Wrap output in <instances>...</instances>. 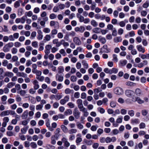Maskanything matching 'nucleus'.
Listing matches in <instances>:
<instances>
[{
	"label": "nucleus",
	"mask_w": 149,
	"mask_h": 149,
	"mask_svg": "<svg viewBox=\"0 0 149 149\" xmlns=\"http://www.w3.org/2000/svg\"><path fill=\"white\" fill-rule=\"evenodd\" d=\"M53 43L54 44L56 45V47H59L61 45V43L58 41V39H55L53 41Z\"/></svg>",
	"instance_id": "11"
},
{
	"label": "nucleus",
	"mask_w": 149,
	"mask_h": 149,
	"mask_svg": "<svg viewBox=\"0 0 149 149\" xmlns=\"http://www.w3.org/2000/svg\"><path fill=\"white\" fill-rule=\"evenodd\" d=\"M77 17L79 18L80 22H82L84 21V17L80 14L77 13Z\"/></svg>",
	"instance_id": "18"
},
{
	"label": "nucleus",
	"mask_w": 149,
	"mask_h": 149,
	"mask_svg": "<svg viewBox=\"0 0 149 149\" xmlns=\"http://www.w3.org/2000/svg\"><path fill=\"white\" fill-rule=\"evenodd\" d=\"M77 103L78 104V107L81 111H84V108L83 104V101L81 99L77 100Z\"/></svg>",
	"instance_id": "1"
},
{
	"label": "nucleus",
	"mask_w": 149,
	"mask_h": 149,
	"mask_svg": "<svg viewBox=\"0 0 149 149\" xmlns=\"http://www.w3.org/2000/svg\"><path fill=\"white\" fill-rule=\"evenodd\" d=\"M78 128L80 129H83V126L80 123H77V124Z\"/></svg>",
	"instance_id": "55"
},
{
	"label": "nucleus",
	"mask_w": 149,
	"mask_h": 149,
	"mask_svg": "<svg viewBox=\"0 0 149 149\" xmlns=\"http://www.w3.org/2000/svg\"><path fill=\"white\" fill-rule=\"evenodd\" d=\"M127 61L126 60H122L120 61V63L122 66H124L126 65L127 63Z\"/></svg>",
	"instance_id": "37"
},
{
	"label": "nucleus",
	"mask_w": 149,
	"mask_h": 149,
	"mask_svg": "<svg viewBox=\"0 0 149 149\" xmlns=\"http://www.w3.org/2000/svg\"><path fill=\"white\" fill-rule=\"evenodd\" d=\"M136 47L137 50L139 52H141L142 53H144L145 52V48L143 47L141 45H137Z\"/></svg>",
	"instance_id": "9"
},
{
	"label": "nucleus",
	"mask_w": 149,
	"mask_h": 149,
	"mask_svg": "<svg viewBox=\"0 0 149 149\" xmlns=\"http://www.w3.org/2000/svg\"><path fill=\"white\" fill-rule=\"evenodd\" d=\"M56 79L57 80L61 82L63 81V77L62 75L57 74L56 75Z\"/></svg>",
	"instance_id": "12"
},
{
	"label": "nucleus",
	"mask_w": 149,
	"mask_h": 149,
	"mask_svg": "<svg viewBox=\"0 0 149 149\" xmlns=\"http://www.w3.org/2000/svg\"><path fill=\"white\" fill-rule=\"evenodd\" d=\"M100 142L102 143H104L106 142V138L105 137H102L100 138Z\"/></svg>",
	"instance_id": "56"
},
{
	"label": "nucleus",
	"mask_w": 149,
	"mask_h": 149,
	"mask_svg": "<svg viewBox=\"0 0 149 149\" xmlns=\"http://www.w3.org/2000/svg\"><path fill=\"white\" fill-rule=\"evenodd\" d=\"M119 25L121 27H123L125 26V24L123 21H121L120 22Z\"/></svg>",
	"instance_id": "60"
},
{
	"label": "nucleus",
	"mask_w": 149,
	"mask_h": 149,
	"mask_svg": "<svg viewBox=\"0 0 149 149\" xmlns=\"http://www.w3.org/2000/svg\"><path fill=\"white\" fill-rule=\"evenodd\" d=\"M104 71L107 73L110 74H111V69H109L108 68H105L104 70Z\"/></svg>",
	"instance_id": "30"
},
{
	"label": "nucleus",
	"mask_w": 149,
	"mask_h": 149,
	"mask_svg": "<svg viewBox=\"0 0 149 149\" xmlns=\"http://www.w3.org/2000/svg\"><path fill=\"white\" fill-rule=\"evenodd\" d=\"M128 113L130 116L132 117L134 115V111L133 110H129L128 111Z\"/></svg>",
	"instance_id": "38"
},
{
	"label": "nucleus",
	"mask_w": 149,
	"mask_h": 149,
	"mask_svg": "<svg viewBox=\"0 0 149 149\" xmlns=\"http://www.w3.org/2000/svg\"><path fill=\"white\" fill-rule=\"evenodd\" d=\"M22 2L21 0H18L16 1L14 4V7L16 8L19 7L20 6V2Z\"/></svg>",
	"instance_id": "19"
},
{
	"label": "nucleus",
	"mask_w": 149,
	"mask_h": 149,
	"mask_svg": "<svg viewBox=\"0 0 149 149\" xmlns=\"http://www.w3.org/2000/svg\"><path fill=\"white\" fill-rule=\"evenodd\" d=\"M43 107V105L42 104H39L36 106V109L37 110H40L42 109Z\"/></svg>",
	"instance_id": "32"
},
{
	"label": "nucleus",
	"mask_w": 149,
	"mask_h": 149,
	"mask_svg": "<svg viewBox=\"0 0 149 149\" xmlns=\"http://www.w3.org/2000/svg\"><path fill=\"white\" fill-rule=\"evenodd\" d=\"M32 46L35 47L37 48L38 47V44L36 41L33 42L31 44Z\"/></svg>",
	"instance_id": "46"
},
{
	"label": "nucleus",
	"mask_w": 149,
	"mask_h": 149,
	"mask_svg": "<svg viewBox=\"0 0 149 149\" xmlns=\"http://www.w3.org/2000/svg\"><path fill=\"white\" fill-rule=\"evenodd\" d=\"M73 41L77 45H79L81 44V42L78 37H74L73 39Z\"/></svg>",
	"instance_id": "13"
},
{
	"label": "nucleus",
	"mask_w": 149,
	"mask_h": 149,
	"mask_svg": "<svg viewBox=\"0 0 149 149\" xmlns=\"http://www.w3.org/2000/svg\"><path fill=\"white\" fill-rule=\"evenodd\" d=\"M145 126V124L143 123H141L139 125V128L140 129L144 128Z\"/></svg>",
	"instance_id": "62"
},
{
	"label": "nucleus",
	"mask_w": 149,
	"mask_h": 149,
	"mask_svg": "<svg viewBox=\"0 0 149 149\" xmlns=\"http://www.w3.org/2000/svg\"><path fill=\"white\" fill-rule=\"evenodd\" d=\"M70 80L72 82H75L77 81V78L75 76H72L71 77Z\"/></svg>",
	"instance_id": "47"
},
{
	"label": "nucleus",
	"mask_w": 149,
	"mask_h": 149,
	"mask_svg": "<svg viewBox=\"0 0 149 149\" xmlns=\"http://www.w3.org/2000/svg\"><path fill=\"white\" fill-rule=\"evenodd\" d=\"M103 132V130L101 128H99L97 130V133L100 135L102 134Z\"/></svg>",
	"instance_id": "58"
},
{
	"label": "nucleus",
	"mask_w": 149,
	"mask_h": 149,
	"mask_svg": "<svg viewBox=\"0 0 149 149\" xmlns=\"http://www.w3.org/2000/svg\"><path fill=\"white\" fill-rule=\"evenodd\" d=\"M72 113V111L70 109L67 110L64 112V114L65 115L67 116L68 115H71Z\"/></svg>",
	"instance_id": "24"
},
{
	"label": "nucleus",
	"mask_w": 149,
	"mask_h": 149,
	"mask_svg": "<svg viewBox=\"0 0 149 149\" xmlns=\"http://www.w3.org/2000/svg\"><path fill=\"white\" fill-rule=\"evenodd\" d=\"M56 17V15H55L54 13H52L49 16V18L51 19H53Z\"/></svg>",
	"instance_id": "52"
},
{
	"label": "nucleus",
	"mask_w": 149,
	"mask_h": 149,
	"mask_svg": "<svg viewBox=\"0 0 149 149\" xmlns=\"http://www.w3.org/2000/svg\"><path fill=\"white\" fill-rule=\"evenodd\" d=\"M46 126L48 128L49 130L51 131H53L54 130V129L52 128L50 126V123H49V119H47L46 120Z\"/></svg>",
	"instance_id": "10"
},
{
	"label": "nucleus",
	"mask_w": 149,
	"mask_h": 149,
	"mask_svg": "<svg viewBox=\"0 0 149 149\" xmlns=\"http://www.w3.org/2000/svg\"><path fill=\"white\" fill-rule=\"evenodd\" d=\"M28 128V127H26L25 128H22L21 129V131L22 133L23 134H25L26 132L27 129Z\"/></svg>",
	"instance_id": "48"
},
{
	"label": "nucleus",
	"mask_w": 149,
	"mask_h": 149,
	"mask_svg": "<svg viewBox=\"0 0 149 149\" xmlns=\"http://www.w3.org/2000/svg\"><path fill=\"white\" fill-rule=\"evenodd\" d=\"M141 113L143 116H146L148 113V111L145 109L141 111Z\"/></svg>",
	"instance_id": "45"
},
{
	"label": "nucleus",
	"mask_w": 149,
	"mask_h": 149,
	"mask_svg": "<svg viewBox=\"0 0 149 149\" xmlns=\"http://www.w3.org/2000/svg\"><path fill=\"white\" fill-rule=\"evenodd\" d=\"M30 145L31 146V148H36L37 146L36 144L34 142H32L31 143Z\"/></svg>",
	"instance_id": "39"
},
{
	"label": "nucleus",
	"mask_w": 149,
	"mask_h": 149,
	"mask_svg": "<svg viewBox=\"0 0 149 149\" xmlns=\"http://www.w3.org/2000/svg\"><path fill=\"white\" fill-rule=\"evenodd\" d=\"M77 130L75 129H72L70 130L69 131V133L70 134H72L76 133L77 132Z\"/></svg>",
	"instance_id": "31"
},
{
	"label": "nucleus",
	"mask_w": 149,
	"mask_h": 149,
	"mask_svg": "<svg viewBox=\"0 0 149 149\" xmlns=\"http://www.w3.org/2000/svg\"><path fill=\"white\" fill-rule=\"evenodd\" d=\"M5 76H8L10 77H11L13 76V73L10 72H6L5 74Z\"/></svg>",
	"instance_id": "27"
},
{
	"label": "nucleus",
	"mask_w": 149,
	"mask_h": 149,
	"mask_svg": "<svg viewBox=\"0 0 149 149\" xmlns=\"http://www.w3.org/2000/svg\"><path fill=\"white\" fill-rule=\"evenodd\" d=\"M57 30L55 29L52 30L51 31V34L52 36L53 35H56L57 33Z\"/></svg>",
	"instance_id": "49"
},
{
	"label": "nucleus",
	"mask_w": 149,
	"mask_h": 149,
	"mask_svg": "<svg viewBox=\"0 0 149 149\" xmlns=\"http://www.w3.org/2000/svg\"><path fill=\"white\" fill-rule=\"evenodd\" d=\"M112 35L114 36L117 35V31L115 28H114L113 29Z\"/></svg>",
	"instance_id": "50"
},
{
	"label": "nucleus",
	"mask_w": 149,
	"mask_h": 149,
	"mask_svg": "<svg viewBox=\"0 0 149 149\" xmlns=\"http://www.w3.org/2000/svg\"><path fill=\"white\" fill-rule=\"evenodd\" d=\"M122 40V38L120 37H116L114 39V41L116 43H117L121 42Z\"/></svg>",
	"instance_id": "20"
},
{
	"label": "nucleus",
	"mask_w": 149,
	"mask_h": 149,
	"mask_svg": "<svg viewBox=\"0 0 149 149\" xmlns=\"http://www.w3.org/2000/svg\"><path fill=\"white\" fill-rule=\"evenodd\" d=\"M107 46L106 45H104L103 47L101 48V51L100 53H108L111 52L110 49L107 48Z\"/></svg>",
	"instance_id": "2"
},
{
	"label": "nucleus",
	"mask_w": 149,
	"mask_h": 149,
	"mask_svg": "<svg viewBox=\"0 0 149 149\" xmlns=\"http://www.w3.org/2000/svg\"><path fill=\"white\" fill-rule=\"evenodd\" d=\"M120 112L122 115H125L127 113V110L125 109H122L120 110Z\"/></svg>",
	"instance_id": "42"
},
{
	"label": "nucleus",
	"mask_w": 149,
	"mask_h": 149,
	"mask_svg": "<svg viewBox=\"0 0 149 149\" xmlns=\"http://www.w3.org/2000/svg\"><path fill=\"white\" fill-rule=\"evenodd\" d=\"M134 93V92L131 90H128L125 91V94L129 97H131Z\"/></svg>",
	"instance_id": "8"
},
{
	"label": "nucleus",
	"mask_w": 149,
	"mask_h": 149,
	"mask_svg": "<svg viewBox=\"0 0 149 149\" xmlns=\"http://www.w3.org/2000/svg\"><path fill=\"white\" fill-rule=\"evenodd\" d=\"M58 72L60 73H62L64 71L63 67L62 66H60L58 68Z\"/></svg>",
	"instance_id": "28"
},
{
	"label": "nucleus",
	"mask_w": 149,
	"mask_h": 149,
	"mask_svg": "<svg viewBox=\"0 0 149 149\" xmlns=\"http://www.w3.org/2000/svg\"><path fill=\"white\" fill-rule=\"evenodd\" d=\"M33 84L34 85V88L35 90H37L39 88V86L38 84V82L37 80H35L33 81Z\"/></svg>",
	"instance_id": "14"
},
{
	"label": "nucleus",
	"mask_w": 149,
	"mask_h": 149,
	"mask_svg": "<svg viewBox=\"0 0 149 149\" xmlns=\"http://www.w3.org/2000/svg\"><path fill=\"white\" fill-rule=\"evenodd\" d=\"M115 93L118 95H122L123 93V89L120 87H117L115 88L114 90Z\"/></svg>",
	"instance_id": "3"
},
{
	"label": "nucleus",
	"mask_w": 149,
	"mask_h": 149,
	"mask_svg": "<svg viewBox=\"0 0 149 149\" xmlns=\"http://www.w3.org/2000/svg\"><path fill=\"white\" fill-rule=\"evenodd\" d=\"M15 84V83L12 82H10L8 84L7 86L8 88H10L13 87Z\"/></svg>",
	"instance_id": "33"
},
{
	"label": "nucleus",
	"mask_w": 149,
	"mask_h": 149,
	"mask_svg": "<svg viewBox=\"0 0 149 149\" xmlns=\"http://www.w3.org/2000/svg\"><path fill=\"white\" fill-rule=\"evenodd\" d=\"M134 143L133 141L131 140L127 143L128 145L130 147H132L134 146Z\"/></svg>",
	"instance_id": "36"
},
{
	"label": "nucleus",
	"mask_w": 149,
	"mask_h": 149,
	"mask_svg": "<svg viewBox=\"0 0 149 149\" xmlns=\"http://www.w3.org/2000/svg\"><path fill=\"white\" fill-rule=\"evenodd\" d=\"M113 61L114 62H117L118 61V59L117 58V55L116 54L113 55Z\"/></svg>",
	"instance_id": "29"
},
{
	"label": "nucleus",
	"mask_w": 149,
	"mask_h": 149,
	"mask_svg": "<svg viewBox=\"0 0 149 149\" xmlns=\"http://www.w3.org/2000/svg\"><path fill=\"white\" fill-rule=\"evenodd\" d=\"M134 93L136 95L138 96H141L143 95V93L141 90L139 88H137L136 89Z\"/></svg>",
	"instance_id": "7"
},
{
	"label": "nucleus",
	"mask_w": 149,
	"mask_h": 149,
	"mask_svg": "<svg viewBox=\"0 0 149 149\" xmlns=\"http://www.w3.org/2000/svg\"><path fill=\"white\" fill-rule=\"evenodd\" d=\"M8 62L7 60H3L2 62V65L3 66H7L8 65Z\"/></svg>",
	"instance_id": "41"
},
{
	"label": "nucleus",
	"mask_w": 149,
	"mask_h": 149,
	"mask_svg": "<svg viewBox=\"0 0 149 149\" xmlns=\"http://www.w3.org/2000/svg\"><path fill=\"white\" fill-rule=\"evenodd\" d=\"M75 30L77 32L79 31L82 33L84 31V27L83 26H81L80 27H77L75 28Z\"/></svg>",
	"instance_id": "17"
},
{
	"label": "nucleus",
	"mask_w": 149,
	"mask_h": 149,
	"mask_svg": "<svg viewBox=\"0 0 149 149\" xmlns=\"http://www.w3.org/2000/svg\"><path fill=\"white\" fill-rule=\"evenodd\" d=\"M131 122L132 123H135L136 124H137L139 123V120L138 119H132V120Z\"/></svg>",
	"instance_id": "51"
},
{
	"label": "nucleus",
	"mask_w": 149,
	"mask_h": 149,
	"mask_svg": "<svg viewBox=\"0 0 149 149\" xmlns=\"http://www.w3.org/2000/svg\"><path fill=\"white\" fill-rule=\"evenodd\" d=\"M141 14L142 16H145L147 15V13L146 11L143 10L141 12Z\"/></svg>",
	"instance_id": "64"
},
{
	"label": "nucleus",
	"mask_w": 149,
	"mask_h": 149,
	"mask_svg": "<svg viewBox=\"0 0 149 149\" xmlns=\"http://www.w3.org/2000/svg\"><path fill=\"white\" fill-rule=\"evenodd\" d=\"M72 90H70L69 88H66L65 91V93L66 94H69L72 92Z\"/></svg>",
	"instance_id": "59"
},
{
	"label": "nucleus",
	"mask_w": 149,
	"mask_h": 149,
	"mask_svg": "<svg viewBox=\"0 0 149 149\" xmlns=\"http://www.w3.org/2000/svg\"><path fill=\"white\" fill-rule=\"evenodd\" d=\"M118 70L116 68H113L111 69V74L112 73L116 74L117 73Z\"/></svg>",
	"instance_id": "53"
},
{
	"label": "nucleus",
	"mask_w": 149,
	"mask_h": 149,
	"mask_svg": "<svg viewBox=\"0 0 149 149\" xmlns=\"http://www.w3.org/2000/svg\"><path fill=\"white\" fill-rule=\"evenodd\" d=\"M8 102L9 104H10L15 102V100L12 98H9L8 100Z\"/></svg>",
	"instance_id": "54"
},
{
	"label": "nucleus",
	"mask_w": 149,
	"mask_h": 149,
	"mask_svg": "<svg viewBox=\"0 0 149 149\" xmlns=\"http://www.w3.org/2000/svg\"><path fill=\"white\" fill-rule=\"evenodd\" d=\"M50 25L51 26H54L55 28L58 29L59 27L58 22L57 21H52L50 22Z\"/></svg>",
	"instance_id": "5"
},
{
	"label": "nucleus",
	"mask_w": 149,
	"mask_h": 149,
	"mask_svg": "<svg viewBox=\"0 0 149 149\" xmlns=\"http://www.w3.org/2000/svg\"><path fill=\"white\" fill-rule=\"evenodd\" d=\"M101 31V29L98 27L94 28L93 29V32L95 33H99Z\"/></svg>",
	"instance_id": "21"
},
{
	"label": "nucleus",
	"mask_w": 149,
	"mask_h": 149,
	"mask_svg": "<svg viewBox=\"0 0 149 149\" xmlns=\"http://www.w3.org/2000/svg\"><path fill=\"white\" fill-rule=\"evenodd\" d=\"M28 116V111L26 110L24 112L22 115V118L23 119H26Z\"/></svg>",
	"instance_id": "16"
},
{
	"label": "nucleus",
	"mask_w": 149,
	"mask_h": 149,
	"mask_svg": "<svg viewBox=\"0 0 149 149\" xmlns=\"http://www.w3.org/2000/svg\"><path fill=\"white\" fill-rule=\"evenodd\" d=\"M98 126H96L95 125H93L91 127V130L93 131H95L96 130Z\"/></svg>",
	"instance_id": "44"
},
{
	"label": "nucleus",
	"mask_w": 149,
	"mask_h": 149,
	"mask_svg": "<svg viewBox=\"0 0 149 149\" xmlns=\"http://www.w3.org/2000/svg\"><path fill=\"white\" fill-rule=\"evenodd\" d=\"M10 114L9 110L4 111L1 112L0 114V116L1 117L4 116H8Z\"/></svg>",
	"instance_id": "15"
},
{
	"label": "nucleus",
	"mask_w": 149,
	"mask_h": 149,
	"mask_svg": "<svg viewBox=\"0 0 149 149\" xmlns=\"http://www.w3.org/2000/svg\"><path fill=\"white\" fill-rule=\"evenodd\" d=\"M51 38V36L49 35L48 34L46 35L45 37V39L47 41L50 40Z\"/></svg>",
	"instance_id": "40"
},
{
	"label": "nucleus",
	"mask_w": 149,
	"mask_h": 149,
	"mask_svg": "<svg viewBox=\"0 0 149 149\" xmlns=\"http://www.w3.org/2000/svg\"><path fill=\"white\" fill-rule=\"evenodd\" d=\"M11 51L13 54H15L17 53V50L16 48L14 47L11 49Z\"/></svg>",
	"instance_id": "57"
},
{
	"label": "nucleus",
	"mask_w": 149,
	"mask_h": 149,
	"mask_svg": "<svg viewBox=\"0 0 149 149\" xmlns=\"http://www.w3.org/2000/svg\"><path fill=\"white\" fill-rule=\"evenodd\" d=\"M7 98V96L6 95H3L1 97V100L2 102H5Z\"/></svg>",
	"instance_id": "61"
},
{
	"label": "nucleus",
	"mask_w": 149,
	"mask_h": 149,
	"mask_svg": "<svg viewBox=\"0 0 149 149\" xmlns=\"http://www.w3.org/2000/svg\"><path fill=\"white\" fill-rule=\"evenodd\" d=\"M132 101L134 102H137L139 104H142L144 102V101L142 100L138 97H136L135 98H133Z\"/></svg>",
	"instance_id": "6"
},
{
	"label": "nucleus",
	"mask_w": 149,
	"mask_h": 149,
	"mask_svg": "<svg viewBox=\"0 0 149 149\" xmlns=\"http://www.w3.org/2000/svg\"><path fill=\"white\" fill-rule=\"evenodd\" d=\"M10 50V48L6 44L3 47V50L5 52H8Z\"/></svg>",
	"instance_id": "22"
},
{
	"label": "nucleus",
	"mask_w": 149,
	"mask_h": 149,
	"mask_svg": "<svg viewBox=\"0 0 149 149\" xmlns=\"http://www.w3.org/2000/svg\"><path fill=\"white\" fill-rule=\"evenodd\" d=\"M118 102L120 103L123 104L125 102V100L122 98L120 97L118 99Z\"/></svg>",
	"instance_id": "63"
},
{
	"label": "nucleus",
	"mask_w": 149,
	"mask_h": 149,
	"mask_svg": "<svg viewBox=\"0 0 149 149\" xmlns=\"http://www.w3.org/2000/svg\"><path fill=\"white\" fill-rule=\"evenodd\" d=\"M91 24L94 27H96L98 25L97 22L94 20L92 19L91 21Z\"/></svg>",
	"instance_id": "25"
},
{
	"label": "nucleus",
	"mask_w": 149,
	"mask_h": 149,
	"mask_svg": "<svg viewBox=\"0 0 149 149\" xmlns=\"http://www.w3.org/2000/svg\"><path fill=\"white\" fill-rule=\"evenodd\" d=\"M17 93H19L22 96H24L26 93V92L25 90H21L19 92H18Z\"/></svg>",
	"instance_id": "34"
},
{
	"label": "nucleus",
	"mask_w": 149,
	"mask_h": 149,
	"mask_svg": "<svg viewBox=\"0 0 149 149\" xmlns=\"http://www.w3.org/2000/svg\"><path fill=\"white\" fill-rule=\"evenodd\" d=\"M43 31L46 33H48L50 32V30L49 28H45L44 29Z\"/></svg>",
	"instance_id": "43"
},
{
	"label": "nucleus",
	"mask_w": 149,
	"mask_h": 149,
	"mask_svg": "<svg viewBox=\"0 0 149 149\" xmlns=\"http://www.w3.org/2000/svg\"><path fill=\"white\" fill-rule=\"evenodd\" d=\"M78 137L77 138L76 142L77 143H79L82 141V139L80 138L81 134H78L77 135Z\"/></svg>",
	"instance_id": "26"
},
{
	"label": "nucleus",
	"mask_w": 149,
	"mask_h": 149,
	"mask_svg": "<svg viewBox=\"0 0 149 149\" xmlns=\"http://www.w3.org/2000/svg\"><path fill=\"white\" fill-rule=\"evenodd\" d=\"M80 113L77 108H75L73 112V115L76 119H78L80 117Z\"/></svg>",
	"instance_id": "4"
},
{
	"label": "nucleus",
	"mask_w": 149,
	"mask_h": 149,
	"mask_svg": "<svg viewBox=\"0 0 149 149\" xmlns=\"http://www.w3.org/2000/svg\"><path fill=\"white\" fill-rule=\"evenodd\" d=\"M126 84L127 86H134L135 84V83L132 82L128 81L126 83Z\"/></svg>",
	"instance_id": "35"
},
{
	"label": "nucleus",
	"mask_w": 149,
	"mask_h": 149,
	"mask_svg": "<svg viewBox=\"0 0 149 149\" xmlns=\"http://www.w3.org/2000/svg\"><path fill=\"white\" fill-rule=\"evenodd\" d=\"M61 128L64 133H67L68 131V129L67 127L64 125H62L61 126Z\"/></svg>",
	"instance_id": "23"
}]
</instances>
